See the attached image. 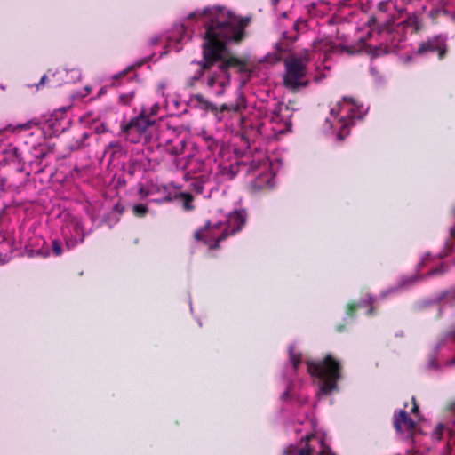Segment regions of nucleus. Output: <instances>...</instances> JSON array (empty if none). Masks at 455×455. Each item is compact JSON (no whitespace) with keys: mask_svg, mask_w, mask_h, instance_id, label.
Listing matches in <instances>:
<instances>
[{"mask_svg":"<svg viewBox=\"0 0 455 455\" xmlns=\"http://www.w3.org/2000/svg\"><path fill=\"white\" fill-rule=\"evenodd\" d=\"M188 20H202L205 27L202 44V60L193 61L197 66L193 75L186 80L187 87L193 88L203 83L206 76L209 88L215 85L222 89L230 84L229 68L238 67L240 71L245 69L246 63L235 56H226L228 44H240L245 36L248 18H240L221 7H206L188 15Z\"/></svg>","mask_w":455,"mask_h":455,"instance_id":"nucleus-1","label":"nucleus"},{"mask_svg":"<svg viewBox=\"0 0 455 455\" xmlns=\"http://www.w3.org/2000/svg\"><path fill=\"white\" fill-rule=\"evenodd\" d=\"M307 372L320 380V391L328 395L337 389L338 381L342 377L341 362L331 354H326L320 360H307Z\"/></svg>","mask_w":455,"mask_h":455,"instance_id":"nucleus-2","label":"nucleus"},{"mask_svg":"<svg viewBox=\"0 0 455 455\" xmlns=\"http://www.w3.org/2000/svg\"><path fill=\"white\" fill-rule=\"evenodd\" d=\"M285 75L283 77V85L297 92L301 87L308 84L307 81L303 82L307 71L305 61L301 59H296L294 55H291L284 60Z\"/></svg>","mask_w":455,"mask_h":455,"instance_id":"nucleus-3","label":"nucleus"},{"mask_svg":"<svg viewBox=\"0 0 455 455\" xmlns=\"http://www.w3.org/2000/svg\"><path fill=\"white\" fill-rule=\"evenodd\" d=\"M357 106L348 98H344L342 102H339L336 107L331 109V115L337 116L342 114L339 119L340 124L337 138L343 140L349 134V128L355 124V119L360 116L356 115Z\"/></svg>","mask_w":455,"mask_h":455,"instance_id":"nucleus-4","label":"nucleus"},{"mask_svg":"<svg viewBox=\"0 0 455 455\" xmlns=\"http://www.w3.org/2000/svg\"><path fill=\"white\" fill-rule=\"evenodd\" d=\"M228 237V231L223 230V224L219 221L212 224L207 221L204 228L195 231L194 238L207 245L210 250H216L220 243Z\"/></svg>","mask_w":455,"mask_h":455,"instance_id":"nucleus-5","label":"nucleus"},{"mask_svg":"<svg viewBox=\"0 0 455 455\" xmlns=\"http://www.w3.org/2000/svg\"><path fill=\"white\" fill-rule=\"evenodd\" d=\"M449 52L447 36L444 35H436L427 37L425 41L419 42L418 48L414 52L415 56L427 57L429 54L436 53L438 60L445 59Z\"/></svg>","mask_w":455,"mask_h":455,"instance_id":"nucleus-6","label":"nucleus"},{"mask_svg":"<svg viewBox=\"0 0 455 455\" xmlns=\"http://www.w3.org/2000/svg\"><path fill=\"white\" fill-rule=\"evenodd\" d=\"M65 244L68 250L76 248L82 243L85 237L84 224L81 220L72 218L62 228Z\"/></svg>","mask_w":455,"mask_h":455,"instance_id":"nucleus-7","label":"nucleus"},{"mask_svg":"<svg viewBox=\"0 0 455 455\" xmlns=\"http://www.w3.org/2000/svg\"><path fill=\"white\" fill-rule=\"evenodd\" d=\"M315 438L314 434L307 435L305 437V444L300 448L291 446L284 451V455H335L331 448L324 443L323 439H320L319 444L321 446L320 451L315 453V449L310 445L309 442Z\"/></svg>","mask_w":455,"mask_h":455,"instance_id":"nucleus-8","label":"nucleus"},{"mask_svg":"<svg viewBox=\"0 0 455 455\" xmlns=\"http://www.w3.org/2000/svg\"><path fill=\"white\" fill-rule=\"evenodd\" d=\"M423 27L422 20L415 13L409 14L408 17L401 23H399L395 31L389 33L391 39V45L394 47L399 46V44L403 40V36H400L397 40L395 38L394 33H399L405 28L410 29L411 33H418Z\"/></svg>","mask_w":455,"mask_h":455,"instance_id":"nucleus-9","label":"nucleus"},{"mask_svg":"<svg viewBox=\"0 0 455 455\" xmlns=\"http://www.w3.org/2000/svg\"><path fill=\"white\" fill-rule=\"evenodd\" d=\"M154 120L150 119L148 115L143 109L138 116L132 118L127 124L121 125V131L126 135H129L132 132H136L138 135L144 133L147 129L153 125Z\"/></svg>","mask_w":455,"mask_h":455,"instance_id":"nucleus-10","label":"nucleus"},{"mask_svg":"<svg viewBox=\"0 0 455 455\" xmlns=\"http://www.w3.org/2000/svg\"><path fill=\"white\" fill-rule=\"evenodd\" d=\"M393 426L397 433L408 432L410 437H412L416 428V422L409 416L405 409L395 412L393 416Z\"/></svg>","mask_w":455,"mask_h":455,"instance_id":"nucleus-11","label":"nucleus"},{"mask_svg":"<svg viewBox=\"0 0 455 455\" xmlns=\"http://www.w3.org/2000/svg\"><path fill=\"white\" fill-rule=\"evenodd\" d=\"M312 48L314 52H323L326 57L331 53H341L345 49L336 45L328 36L314 40Z\"/></svg>","mask_w":455,"mask_h":455,"instance_id":"nucleus-12","label":"nucleus"},{"mask_svg":"<svg viewBox=\"0 0 455 455\" xmlns=\"http://www.w3.org/2000/svg\"><path fill=\"white\" fill-rule=\"evenodd\" d=\"M291 110L289 106L283 102L275 104L272 111L271 121L274 123H283L286 127L291 126Z\"/></svg>","mask_w":455,"mask_h":455,"instance_id":"nucleus-13","label":"nucleus"},{"mask_svg":"<svg viewBox=\"0 0 455 455\" xmlns=\"http://www.w3.org/2000/svg\"><path fill=\"white\" fill-rule=\"evenodd\" d=\"M298 40L297 33L291 31H283L281 35L280 39L275 44V48L279 53V58L283 54L291 52V45Z\"/></svg>","mask_w":455,"mask_h":455,"instance_id":"nucleus-14","label":"nucleus"},{"mask_svg":"<svg viewBox=\"0 0 455 455\" xmlns=\"http://www.w3.org/2000/svg\"><path fill=\"white\" fill-rule=\"evenodd\" d=\"M245 218L243 215L237 211L233 212L228 217L227 226L223 228V230L228 231V236L233 235L243 228L245 225Z\"/></svg>","mask_w":455,"mask_h":455,"instance_id":"nucleus-15","label":"nucleus"},{"mask_svg":"<svg viewBox=\"0 0 455 455\" xmlns=\"http://www.w3.org/2000/svg\"><path fill=\"white\" fill-rule=\"evenodd\" d=\"M419 278L420 277L416 275L413 276L402 278L395 286H392L388 288L387 291H383L381 293V296L386 297L389 294H394L401 291H403L408 287L413 285L416 282H418V280H419Z\"/></svg>","mask_w":455,"mask_h":455,"instance_id":"nucleus-16","label":"nucleus"},{"mask_svg":"<svg viewBox=\"0 0 455 455\" xmlns=\"http://www.w3.org/2000/svg\"><path fill=\"white\" fill-rule=\"evenodd\" d=\"M271 174L267 172V168L264 166V172H260L254 180L251 187L254 190L259 191L270 187Z\"/></svg>","mask_w":455,"mask_h":455,"instance_id":"nucleus-17","label":"nucleus"},{"mask_svg":"<svg viewBox=\"0 0 455 455\" xmlns=\"http://www.w3.org/2000/svg\"><path fill=\"white\" fill-rule=\"evenodd\" d=\"M178 200L182 202V208L186 212H190L195 209L193 204L194 196L188 192L178 193Z\"/></svg>","mask_w":455,"mask_h":455,"instance_id":"nucleus-18","label":"nucleus"},{"mask_svg":"<svg viewBox=\"0 0 455 455\" xmlns=\"http://www.w3.org/2000/svg\"><path fill=\"white\" fill-rule=\"evenodd\" d=\"M193 101L196 102V106L197 107H200L202 109L204 110H213L214 109V106L212 102H210L209 100H207L202 94L198 93V94H196L193 99H192Z\"/></svg>","mask_w":455,"mask_h":455,"instance_id":"nucleus-19","label":"nucleus"},{"mask_svg":"<svg viewBox=\"0 0 455 455\" xmlns=\"http://www.w3.org/2000/svg\"><path fill=\"white\" fill-rule=\"evenodd\" d=\"M205 180H206V177L204 175H202L198 178H196L192 182H191V188L192 190L197 194V195H201L204 193V182H205Z\"/></svg>","mask_w":455,"mask_h":455,"instance_id":"nucleus-20","label":"nucleus"},{"mask_svg":"<svg viewBox=\"0 0 455 455\" xmlns=\"http://www.w3.org/2000/svg\"><path fill=\"white\" fill-rule=\"evenodd\" d=\"M289 358L294 371H297L301 363V354L295 352L293 346L289 347Z\"/></svg>","mask_w":455,"mask_h":455,"instance_id":"nucleus-21","label":"nucleus"},{"mask_svg":"<svg viewBox=\"0 0 455 455\" xmlns=\"http://www.w3.org/2000/svg\"><path fill=\"white\" fill-rule=\"evenodd\" d=\"M136 96V90H132L126 93H121L118 97V103L123 106H130Z\"/></svg>","mask_w":455,"mask_h":455,"instance_id":"nucleus-22","label":"nucleus"},{"mask_svg":"<svg viewBox=\"0 0 455 455\" xmlns=\"http://www.w3.org/2000/svg\"><path fill=\"white\" fill-rule=\"evenodd\" d=\"M132 211L135 217L143 218L148 214V207L146 204H138L133 205Z\"/></svg>","mask_w":455,"mask_h":455,"instance_id":"nucleus-23","label":"nucleus"},{"mask_svg":"<svg viewBox=\"0 0 455 455\" xmlns=\"http://www.w3.org/2000/svg\"><path fill=\"white\" fill-rule=\"evenodd\" d=\"M53 117H54V115L52 114L50 118L45 120V124L49 128H51L53 131V132H58L60 131H63L64 128L63 127H60V124L59 123L58 118L55 117L54 120H53Z\"/></svg>","mask_w":455,"mask_h":455,"instance_id":"nucleus-24","label":"nucleus"},{"mask_svg":"<svg viewBox=\"0 0 455 455\" xmlns=\"http://www.w3.org/2000/svg\"><path fill=\"white\" fill-rule=\"evenodd\" d=\"M360 307V305L355 302H348L346 306V315L349 318H354L356 310Z\"/></svg>","mask_w":455,"mask_h":455,"instance_id":"nucleus-25","label":"nucleus"},{"mask_svg":"<svg viewBox=\"0 0 455 455\" xmlns=\"http://www.w3.org/2000/svg\"><path fill=\"white\" fill-rule=\"evenodd\" d=\"M52 254L56 257L60 256L63 252V246L60 240L54 239L52 241Z\"/></svg>","mask_w":455,"mask_h":455,"instance_id":"nucleus-26","label":"nucleus"},{"mask_svg":"<svg viewBox=\"0 0 455 455\" xmlns=\"http://www.w3.org/2000/svg\"><path fill=\"white\" fill-rule=\"evenodd\" d=\"M302 26H306V20H302V19H298L293 26H292V29L291 31L293 33H297V37L299 38V30L301 28Z\"/></svg>","mask_w":455,"mask_h":455,"instance_id":"nucleus-27","label":"nucleus"},{"mask_svg":"<svg viewBox=\"0 0 455 455\" xmlns=\"http://www.w3.org/2000/svg\"><path fill=\"white\" fill-rule=\"evenodd\" d=\"M296 59H301L306 63V67H307L308 62L311 60V52L309 50H304L299 56H295Z\"/></svg>","mask_w":455,"mask_h":455,"instance_id":"nucleus-28","label":"nucleus"},{"mask_svg":"<svg viewBox=\"0 0 455 455\" xmlns=\"http://www.w3.org/2000/svg\"><path fill=\"white\" fill-rule=\"evenodd\" d=\"M227 110L238 112V111H240V106L238 104H230V105L222 104L220 107V111L223 112V111H227Z\"/></svg>","mask_w":455,"mask_h":455,"instance_id":"nucleus-29","label":"nucleus"},{"mask_svg":"<svg viewBox=\"0 0 455 455\" xmlns=\"http://www.w3.org/2000/svg\"><path fill=\"white\" fill-rule=\"evenodd\" d=\"M138 195L140 199L143 200L150 195V192L146 189L142 184H140L138 188Z\"/></svg>","mask_w":455,"mask_h":455,"instance_id":"nucleus-30","label":"nucleus"},{"mask_svg":"<svg viewBox=\"0 0 455 455\" xmlns=\"http://www.w3.org/2000/svg\"><path fill=\"white\" fill-rule=\"evenodd\" d=\"M206 141L208 149L212 152H214L218 148V142L212 138H208Z\"/></svg>","mask_w":455,"mask_h":455,"instance_id":"nucleus-31","label":"nucleus"},{"mask_svg":"<svg viewBox=\"0 0 455 455\" xmlns=\"http://www.w3.org/2000/svg\"><path fill=\"white\" fill-rule=\"evenodd\" d=\"M375 300H376V299L374 297L369 296L368 301H367L368 305L370 306L368 312H367L368 315H372L374 314L375 307L372 305L375 302Z\"/></svg>","mask_w":455,"mask_h":455,"instance_id":"nucleus-32","label":"nucleus"},{"mask_svg":"<svg viewBox=\"0 0 455 455\" xmlns=\"http://www.w3.org/2000/svg\"><path fill=\"white\" fill-rule=\"evenodd\" d=\"M348 324V321L347 319H344L341 323L336 324L335 331L337 332H343L344 331H346Z\"/></svg>","mask_w":455,"mask_h":455,"instance_id":"nucleus-33","label":"nucleus"},{"mask_svg":"<svg viewBox=\"0 0 455 455\" xmlns=\"http://www.w3.org/2000/svg\"><path fill=\"white\" fill-rule=\"evenodd\" d=\"M174 200H178V193H168L160 202L169 203Z\"/></svg>","mask_w":455,"mask_h":455,"instance_id":"nucleus-34","label":"nucleus"},{"mask_svg":"<svg viewBox=\"0 0 455 455\" xmlns=\"http://www.w3.org/2000/svg\"><path fill=\"white\" fill-rule=\"evenodd\" d=\"M411 402H412V408L411 409V412L412 414H414L415 416H418L419 413V405H418L414 396L411 397Z\"/></svg>","mask_w":455,"mask_h":455,"instance_id":"nucleus-35","label":"nucleus"},{"mask_svg":"<svg viewBox=\"0 0 455 455\" xmlns=\"http://www.w3.org/2000/svg\"><path fill=\"white\" fill-rule=\"evenodd\" d=\"M443 430V426L442 424H439L436 427L435 431L434 433L435 438H436L437 440H441Z\"/></svg>","mask_w":455,"mask_h":455,"instance_id":"nucleus-36","label":"nucleus"},{"mask_svg":"<svg viewBox=\"0 0 455 455\" xmlns=\"http://www.w3.org/2000/svg\"><path fill=\"white\" fill-rule=\"evenodd\" d=\"M47 80H48V76L47 75H44L41 77V79L38 82V84H36V88L39 89L41 86H44Z\"/></svg>","mask_w":455,"mask_h":455,"instance_id":"nucleus-37","label":"nucleus"},{"mask_svg":"<svg viewBox=\"0 0 455 455\" xmlns=\"http://www.w3.org/2000/svg\"><path fill=\"white\" fill-rule=\"evenodd\" d=\"M441 12H442V11H441L440 9H432V10H430V12H429V15L431 16V18H432L433 20H435V19H436V18L439 16V14L441 13Z\"/></svg>","mask_w":455,"mask_h":455,"instance_id":"nucleus-38","label":"nucleus"},{"mask_svg":"<svg viewBox=\"0 0 455 455\" xmlns=\"http://www.w3.org/2000/svg\"><path fill=\"white\" fill-rule=\"evenodd\" d=\"M442 273H443V269L441 267H436V268L430 270L428 272L427 275H435L442 274Z\"/></svg>","mask_w":455,"mask_h":455,"instance_id":"nucleus-39","label":"nucleus"},{"mask_svg":"<svg viewBox=\"0 0 455 455\" xmlns=\"http://www.w3.org/2000/svg\"><path fill=\"white\" fill-rule=\"evenodd\" d=\"M6 179L4 177H0V190L5 192L7 188H5Z\"/></svg>","mask_w":455,"mask_h":455,"instance_id":"nucleus-40","label":"nucleus"},{"mask_svg":"<svg viewBox=\"0 0 455 455\" xmlns=\"http://www.w3.org/2000/svg\"><path fill=\"white\" fill-rule=\"evenodd\" d=\"M133 68L132 67H129L127 69L124 70L123 72L119 73L118 75L115 76H114V79H117V78H120V77H123L124 75H126V73L130 70H132Z\"/></svg>","mask_w":455,"mask_h":455,"instance_id":"nucleus-41","label":"nucleus"},{"mask_svg":"<svg viewBox=\"0 0 455 455\" xmlns=\"http://www.w3.org/2000/svg\"><path fill=\"white\" fill-rule=\"evenodd\" d=\"M170 153L172 156H179L181 152L177 148H172Z\"/></svg>","mask_w":455,"mask_h":455,"instance_id":"nucleus-42","label":"nucleus"},{"mask_svg":"<svg viewBox=\"0 0 455 455\" xmlns=\"http://www.w3.org/2000/svg\"><path fill=\"white\" fill-rule=\"evenodd\" d=\"M3 242L5 243L6 244H8L10 247H12L11 251H12V246H13L12 239H4Z\"/></svg>","mask_w":455,"mask_h":455,"instance_id":"nucleus-43","label":"nucleus"},{"mask_svg":"<svg viewBox=\"0 0 455 455\" xmlns=\"http://www.w3.org/2000/svg\"><path fill=\"white\" fill-rule=\"evenodd\" d=\"M289 393H290V389H289V388H287V389L283 393V395H281V398H282L283 400L286 399V398L289 396Z\"/></svg>","mask_w":455,"mask_h":455,"instance_id":"nucleus-44","label":"nucleus"},{"mask_svg":"<svg viewBox=\"0 0 455 455\" xmlns=\"http://www.w3.org/2000/svg\"><path fill=\"white\" fill-rule=\"evenodd\" d=\"M37 254H41L44 257L49 256V251H46L44 253L42 251V250L37 251Z\"/></svg>","mask_w":455,"mask_h":455,"instance_id":"nucleus-45","label":"nucleus"},{"mask_svg":"<svg viewBox=\"0 0 455 455\" xmlns=\"http://www.w3.org/2000/svg\"><path fill=\"white\" fill-rule=\"evenodd\" d=\"M157 108H157V106H156V105L152 108V115L156 114V110H157Z\"/></svg>","mask_w":455,"mask_h":455,"instance_id":"nucleus-46","label":"nucleus"},{"mask_svg":"<svg viewBox=\"0 0 455 455\" xmlns=\"http://www.w3.org/2000/svg\"><path fill=\"white\" fill-rule=\"evenodd\" d=\"M280 0H271L273 5H276Z\"/></svg>","mask_w":455,"mask_h":455,"instance_id":"nucleus-47","label":"nucleus"},{"mask_svg":"<svg viewBox=\"0 0 455 455\" xmlns=\"http://www.w3.org/2000/svg\"><path fill=\"white\" fill-rule=\"evenodd\" d=\"M44 156H45V153H40V154L37 156V157H38V158H43V157H44Z\"/></svg>","mask_w":455,"mask_h":455,"instance_id":"nucleus-48","label":"nucleus"},{"mask_svg":"<svg viewBox=\"0 0 455 455\" xmlns=\"http://www.w3.org/2000/svg\"><path fill=\"white\" fill-rule=\"evenodd\" d=\"M157 41H158V39H156H156H153L152 44H156V43H157Z\"/></svg>","mask_w":455,"mask_h":455,"instance_id":"nucleus-49","label":"nucleus"},{"mask_svg":"<svg viewBox=\"0 0 455 455\" xmlns=\"http://www.w3.org/2000/svg\"><path fill=\"white\" fill-rule=\"evenodd\" d=\"M451 235H454V228H451Z\"/></svg>","mask_w":455,"mask_h":455,"instance_id":"nucleus-50","label":"nucleus"},{"mask_svg":"<svg viewBox=\"0 0 455 455\" xmlns=\"http://www.w3.org/2000/svg\"><path fill=\"white\" fill-rule=\"evenodd\" d=\"M86 92H87V95H88L90 93V92H91L89 87H87Z\"/></svg>","mask_w":455,"mask_h":455,"instance_id":"nucleus-51","label":"nucleus"},{"mask_svg":"<svg viewBox=\"0 0 455 455\" xmlns=\"http://www.w3.org/2000/svg\"><path fill=\"white\" fill-rule=\"evenodd\" d=\"M451 409H455V403L451 405Z\"/></svg>","mask_w":455,"mask_h":455,"instance_id":"nucleus-52","label":"nucleus"}]
</instances>
